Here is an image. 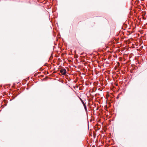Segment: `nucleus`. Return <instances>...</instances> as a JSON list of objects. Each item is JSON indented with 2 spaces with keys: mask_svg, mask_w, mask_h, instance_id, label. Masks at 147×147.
I'll list each match as a JSON object with an SVG mask.
<instances>
[{
  "mask_svg": "<svg viewBox=\"0 0 147 147\" xmlns=\"http://www.w3.org/2000/svg\"><path fill=\"white\" fill-rule=\"evenodd\" d=\"M80 100H81V101L82 100L81 98H80Z\"/></svg>",
  "mask_w": 147,
  "mask_h": 147,
  "instance_id": "nucleus-4",
  "label": "nucleus"
},
{
  "mask_svg": "<svg viewBox=\"0 0 147 147\" xmlns=\"http://www.w3.org/2000/svg\"><path fill=\"white\" fill-rule=\"evenodd\" d=\"M60 72L63 75H65L66 73V70L65 69H63L60 70Z\"/></svg>",
  "mask_w": 147,
  "mask_h": 147,
  "instance_id": "nucleus-1",
  "label": "nucleus"
},
{
  "mask_svg": "<svg viewBox=\"0 0 147 147\" xmlns=\"http://www.w3.org/2000/svg\"><path fill=\"white\" fill-rule=\"evenodd\" d=\"M84 107V109L86 110V111H87V108H86V106L85 105H83Z\"/></svg>",
  "mask_w": 147,
  "mask_h": 147,
  "instance_id": "nucleus-2",
  "label": "nucleus"
},
{
  "mask_svg": "<svg viewBox=\"0 0 147 147\" xmlns=\"http://www.w3.org/2000/svg\"><path fill=\"white\" fill-rule=\"evenodd\" d=\"M81 102H82V103L83 104V105H85V103H84V101H83V100H82Z\"/></svg>",
  "mask_w": 147,
  "mask_h": 147,
  "instance_id": "nucleus-3",
  "label": "nucleus"
},
{
  "mask_svg": "<svg viewBox=\"0 0 147 147\" xmlns=\"http://www.w3.org/2000/svg\"><path fill=\"white\" fill-rule=\"evenodd\" d=\"M117 98H119V96H117Z\"/></svg>",
  "mask_w": 147,
  "mask_h": 147,
  "instance_id": "nucleus-5",
  "label": "nucleus"
}]
</instances>
